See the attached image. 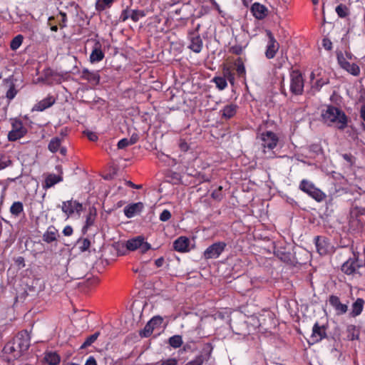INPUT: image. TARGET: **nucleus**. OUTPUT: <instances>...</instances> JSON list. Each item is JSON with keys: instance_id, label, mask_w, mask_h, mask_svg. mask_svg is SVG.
Here are the masks:
<instances>
[{"instance_id": "3c124183", "label": "nucleus", "mask_w": 365, "mask_h": 365, "mask_svg": "<svg viewBox=\"0 0 365 365\" xmlns=\"http://www.w3.org/2000/svg\"><path fill=\"white\" fill-rule=\"evenodd\" d=\"M163 321V319L161 317L155 316V317H153L148 322L155 329L156 327L162 324Z\"/></svg>"}, {"instance_id": "a211bd4d", "label": "nucleus", "mask_w": 365, "mask_h": 365, "mask_svg": "<svg viewBox=\"0 0 365 365\" xmlns=\"http://www.w3.org/2000/svg\"><path fill=\"white\" fill-rule=\"evenodd\" d=\"M105 54L102 51V45L99 41H95L92 52L90 55V62L94 63L104 58Z\"/></svg>"}, {"instance_id": "9b49d317", "label": "nucleus", "mask_w": 365, "mask_h": 365, "mask_svg": "<svg viewBox=\"0 0 365 365\" xmlns=\"http://www.w3.org/2000/svg\"><path fill=\"white\" fill-rule=\"evenodd\" d=\"M266 34L268 37V42L266 47L265 56L268 59H272L279 51V43L277 41L271 31L266 30Z\"/></svg>"}, {"instance_id": "2f4dec72", "label": "nucleus", "mask_w": 365, "mask_h": 365, "mask_svg": "<svg viewBox=\"0 0 365 365\" xmlns=\"http://www.w3.org/2000/svg\"><path fill=\"white\" fill-rule=\"evenodd\" d=\"M44 359L49 365H58L61 361L60 356L52 351L46 353Z\"/></svg>"}, {"instance_id": "79ce46f5", "label": "nucleus", "mask_w": 365, "mask_h": 365, "mask_svg": "<svg viewBox=\"0 0 365 365\" xmlns=\"http://www.w3.org/2000/svg\"><path fill=\"white\" fill-rule=\"evenodd\" d=\"M78 248L81 252H85L88 250L91 247V241L87 239H81L78 241Z\"/></svg>"}, {"instance_id": "13d9d810", "label": "nucleus", "mask_w": 365, "mask_h": 365, "mask_svg": "<svg viewBox=\"0 0 365 365\" xmlns=\"http://www.w3.org/2000/svg\"><path fill=\"white\" fill-rule=\"evenodd\" d=\"M99 282V279L98 277H90L86 280L87 286H95L98 284Z\"/></svg>"}, {"instance_id": "f257e3e1", "label": "nucleus", "mask_w": 365, "mask_h": 365, "mask_svg": "<svg viewBox=\"0 0 365 365\" xmlns=\"http://www.w3.org/2000/svg\"><path fill=\"white\" fill-rule=\"evenodd\" d=\"M31 345V337L26 330L19 331L13 340L7 342L3 348V356L7 361L20 358Z\"/></svg>"}, {"instance_id": "bf43d9fd", "label": "nucleus", "mask_w": 365, "mask_h": 365, "mask_svg": "<svg viewBox=\"0 0 365 365\" xmlns=\"http://www.w3.org/2000/svg\"><path fill=\"white\" fill-rule=\"evenodd\" d=\"M179 147L182 151H187L188 150L190 146L187 144V143L185 140H180L179 143Z\"/></svg>"}, {"instance_id": "052dcab7", "label": "nucleus", "mask_w": 365, "mask_h": 365, "mask_svg": "<svg viewBox=\"0 0 365 365\" xmlns=\"http://www.w3.org/2000/svg\"><path fill=\"white\" fill-rule=\"evenodd\" d=\"M63 234L65 235V236H71L72 235L73 232V228L70 225H66L63 230Z\"/></svg>"}, {"instance_id": "bb28decb", "label": "nucleus", "mask_w": 365, "mask_h": 365, "mask_svg": "<svg viewBox=\"0 0 365 365\" xmlns=\"http://www.w3.org/2000/svg\"><path fill=\"white\" fill-rule=\"evenodd\" d=\"M235 71L239 78L246 80V70L244 61L241 57H238L234 62Z\"/></svg>"}, {"instance_id": "f3484780", "label": "nucleus", "mask_w": 365, "mask_h": 365, "mask_svg": "<svg viewBox=\"0 0 365 365\" xmlns=\"http://www.w3.org/2000/svg\"><path fill=\"white\" fill-rule=\"evenodd\" d=\"M315 245L318 253L320 255H325L329 253L331 248L328 240L324 237L317 236L315 237Z\"/></svg>"}, {"instance_id": "4be33fe9", "label": "nucleus", "mask_w": 365, "mask_h": 365, "mask_svg": "<svg viewBox=\"0 0 365 365\" xmlns=\"http://www.w3.org/2000/svg\"><path fill=\"white\" fill-rule=\"evenodd\" d=\"M55 103L56 98L52 96H48L46 98L36 103L32 110L41 112L51 107Z\"/></svg>"}, {"instance_id": "37998d69", "label": "nucleus", "mask_w": 365, "mask_h": 365, "mask_svg": "<svg viewBox=\"0 0 365 365\" xmlns=\"http://www.w3.org/2000/svg\"><path fill=\"white\" fill-rule=\"evenodd\" d=\"M329 83V79L328 78H321L316 81L314 85L313 86V88L319 91L322 88V86Z\"/></svg>"}, {"instance_id": "774afa93", "label": "nucleus", "mask_w": 365, "mask_h": 365, "mask_svg": "<svg viewBox=\"0 0 365 365\" xmlns=\"http://www.w3.org/2000/svg\"><path fill=\"white\" fill-rule=\"evenodd\" d=\"M360 117L364 121H365V103L361 106Z\"/></svg>"}, {"instance_id": "c85d7f7f", "label": "nucleus", "mask_w": 365, "mask_h": 365, "mask_svg": "<svg viewBox=\"0 0 365 365\" xmlns=\"http://www.w3.org/2000/svg\"><path fill=\"white\" fill-rule=\"evenodd\" d=\"M96 209L94 207H90L88 213L86 216V224L83 227V230H86L91 226L93 225L96 220Z\"/></svg>"}, {"instance_id": "a878e982", "label": "nucleus", "mask_w": 365, "mask_h": 365, "mask_svg": "<svg viewBox=\"0 0 365 365\" xmlns=\"http://www.w3.org/2000/svg\"><path fill=\"white\" fill-rule=\"evenodd\" d=\"M188 246L189 240L185 237H180L178 238L173 243V247L175 250L180 252L187 251Z\"/></svg>"}, {"instance_id": "e2e57ef3", "label": "nucleus", "mask_w": 365, "mask_h": 365, "mask_svg": "<svg viewBox=\"0 0 365 365\" xmlns=\"http://www.w3.org/2000/svg\"><path fill=\"white\" fill-rule=\"evenodd\" d=\"M85 365H98V364L96 359L91 356L87 359Z\"/></svg>"}, {"instance_id": "6e6552de", "label": "nucleus", "mask_w": 365, "mask_h": 365, "mask_svg": "<svg viewBox=\"0 0 365 365\" xmlns=\"http://www.w3.org/2000/svg\"><path fill=\"white\" fill-rule=\"evenodd\" d=\"M337 62L340 67L351 74L354 76H358L360 74V68L356 63H350L348 60L345 58L344 53L341 51L336 53Z\"/></svg>"}, {"instance_id": "5fc2aeb1", "label": "nucleus", "mask_w": 365, "mask_h": 365, "mask_svg": "<svg viewBox=\"0 0 365 365\" xmlns=\"http://www.w3.org/2000/svg\"><path fill=\"white\" fill-rule=\"evenodd\" d=\"M129 145H132L130 143L129 139L128 138H123L120 140L117 145L118 149H124Z\"/></svg>"}, {"instance_id": "de8ad7c7", "label": "nucleus", "mask_w": 365, "mask_h": 365, "mask_svg": "<svg viewBox=\"0 0 365 365\" xmlns=\"http://www.w3.org/2000/svg\"><path fill=\"white\" fill-rule=\"evenodd\" d=\"M56 19L58 24L61 28H63L66 26V21L67 20V16L65 13L60 12L58 15L56 16Z\"/></svg>"}, {"instance_id": "f704fd0d", "label": "nucleus", "mask_w": 365, "mask_h": 365, "mask_svg": "<svg viewBox=\"0 0 365 365\" xmlns=\"http://www.w3.org/2000/svg\"><path fill=\"white\" fill-rule=\"evenodd\" d=\"M223 78H225L226 81L227 80L231 85L235 84V73L232 72L231 67L225 66L222 69Z\"/></svg>"}, {"instance_id": "20e7f679", "label": "nucleus", "mask_w": 365, "mask_h": 365, "mask_svg": "<svg viewBox=\"0 0 365 365\" xmlns=\"http://www.w3.org/2000/svg\"><path fill=\"white\" fill-rule=\"evenodd\" d=\"M365 225V208L354 207L350 212L349 227L353 230L361 231Z\"/></svg>"}, {"instance_id": "c03bdc74", "label": "nucleus", "mask_w": 365, "mask_h": 365, "mask_svg": "<svg viewBox=\"0 0 365 365\" xmlns=\"http://www.w3.org/2000/svg\"><path fill=\"white\" fill-rule=\"evenodd\" d=\"M154 330L153 327L148 322V324L145 326L144 329L140 331V334L143 337H148L151 335Z\"/></svg>"}, {"instance_id": "2eb2a0df", "label": "nucleus", "mask_w": 365, "mask_h": 365, "mask_svg": "<svg viewBox=\"0 0 365 365\" xmlns=\"http://www.w3.org/2000/svg\"><path fill=\"white\" fill-rule=\"evenodd\" d=\"M327 337V327L324 325H319L317 322H315L312 327V333L310 336L312 344L319 343Z\"/></svg>"}, {"instance_id": "9d476101", "label": "nucleus", "mask_w": 365, "mask_h": 365, "mask_svg": "<svg viewBox=\"0 0 365 365\" xmlns=\"http://www.w3.org/2000/svg\"><path fill=\"white\" fill-rule=\"evenodd\" d=\"M227 244L224 242H217L210 245L203 252L205 259H216L224 252Z\"/></svg>"}, {"instance_id": "b1692460", "label": "nucleus", "mask_w": 365, "mask_h": 365, "mask_svg": "<svg viewBox=\"0 0 365 365\" xmlns=\"http://www.w3.org/2000/svg\"><path fill=\"white\" fill-rule=\"evenodd\" d=\"M237 106L233 103H230L224 106V108L220 110V113L221 114L222 118L224 119H230L233 116L235 115L237 113Z\"/></svg>"}, {"instance_id": "1a4fd4ad", "label": "nucleus", "mask_w": 365, "mask_h": 365, "mask_svg": "<svg viewBox=\"0 0 365 365\" xmlns=\"http://www.w3.org/2000/svg\"><path fill=\"white\" fill-rule=\"evenodd\" d=\"M290 91L294 95H302L304 91V79L302 73L297 71H293L290 75Z\"/></svg>"}, {"instance_id": "5701e85b", "label": "nucleus", "mask_w": 365, "mask_h": 365, "mask_svg": "<svg viewBox=\"0 0 365 365\" xmlns=\"http://www.w3.org/2000/svg\"><path fill=\"white\" fill-rule=\"evenodd\" d=\"M59 237L58 230L53 225L49 226L42 236L43 240L49 244L57 240Z\"/></svg>"}, {"instance_id": "dca6fc26", "label": "nucleus", "mask_w": 365, "mask_h": 365, "mask_svg": "<svg viewBox=\"0 0 365 365\" xmlns=\"http://www.w3.org/2000/svg\"><path fill=\"white\" fill-rule=\"evenodd\" d=\"M361 267L359 264L358 259L356 257L349 258L341 266V271L347 275L355 274L357 270Z\"/></svg>"}, {"instance_id": "393cba45", "label": "nucleus", "mask_w": 365, "mask_h": 365, "mask_svg": "<svg viewBox=\"0 0 365 365\" xmlns=\"http://www.w3.org/2000/svg\"><path fill=\"white\" fill-rule=\"evenodd\" d=\"M365 301L362 298H357L351 305V312L350 313L352 317L360 315L364 309Z\"/></svg>"}, {"instance_id": "f8f14e48", "label": "nucleus", "mask_w": 365, "mask_h": 365, "mask_svg": "<svg viewBox=\"0 0 365 365\" xmlns=\"http://www.w3.org/2000/svg\"><path fill=\"white\" fill-rule=\"evenodd\" d=\"M61 210L68 217H69L74 213L80 215L83 210V207L79 202L71 200L63 202Z\"/></svg>"}, {"instance_id": "c9c22d12", "label": "nucleus", "mask_w": 365, "mask_h": 365, "mask_svg": "<svg viewBox=\"0 0 365 365\" xmlns=\"http://www.w3.org/2000/svg\"><path fill=\"white\" fill-rule=\"evenodd\" d=\"M99 335H100V332L96 331L93 334H91L89 336H88L86 339L85 341L81 346V349H86V347L91 346L93 343H94L96 341V339H98Z\"/></svg>"}, {"instance_id": "ea45409f", "label": "nucleus", "mask_w": 365, "mask_h": 365, "mask_svg": "<svg viewBox=\"0 0 365 365\" xmlns=\"http://www.w3.org/2000/svg\"><path fill=\"white\" fill-rule=\"evenodd\" d=\"M212 81L215 83L216 87L219 90H224L227 86V83L225 78L216 76L213 78Z\"/></svg>"}, {"instance_id": "f03ea898", "label": "nucleus", "mask_w": 365, "mask_h": 365, "mask_svg": "<svg viewBox=\"0 0 365 365\" xmlns=\"http://www.w3.org/2000/svg\"><path fill=\"white\" fill-rule=\"evenodd\" d=\"M322 118L327 125H335L340 130H344L348 125L349 118L346 113L332 105L327 106L322 111Z\"/></svg>"}, {"instance_id": "ddd939ff", "label": "nucleus", "mask_w": 365, "mask_h": 365, "mask_svg": "<svg viewBox=\"0 0 365 365\" xmlns=\"http://www.w3.org/2000/svg\"><path fill=\"white\" fill-rule=\"evenodd\" d=\"M99 72V71H90L87 68H83L79 71V74L82 80L86 81L92 86H96L101 80Z\"/></svg>"}, {"instance_id": "7c9ffc66", "label": "nucleus", "mask_w": 365, "mask_h": 365, "mask_svg": "<svg viewBox=\"0 0 365 365\" xmlns=\"http://www.w3.org/2000/svg\"><path fill=\"white\" fill-rule=\"evenodd\" d=\"M346 333L347 339L350 341L358 340L359 338V329L354 324H349L347 326Z\"/></svg>"}, {"instance_id": "c756f323", "label": "nucleus", "mask_w": 365, "mask_h": 365, "mask_svg": "<svg viewBox=\"0 0 365 365\" xmlns=\"http://www.w3.org/2000/svg\"><path fill=\"white\" fill-rule=\"evenodd\" d=\"M116 0H96L95 4L96 10L102 12L106 9L111 8Z\"/></svg>"}, {"instance_id": "72a5a7b5", "label": "nucleus", "mask_w": 365, "mask_h": 365, "mask_svg": "<svg viewBox=\"0 0 365 365\" xmlns=\"http://www.w3.org/2000/svg\"><path fill=\"white\" fill-rule=\"evenodd\" d=\"M9 211L11 214L15 217H19L21 213L24 212V205L20 201L14 202L10 207Z\"/></svg>"}, {"instance_id": "680f3d73", "label": "nucleus", "mask_w": 365, "mask_h": 365, "mask_svg": "<svg viewBox=\"0 0 365 365\" xmlns=\"http://www.w3.org/2000/svg\"><path fill=\"white\" fill-rule=\"evenodd\" d=\"M198 178L201 182H210L211 180L210 175H207L204 173H199Z\"/></svg>"}, {"instance_id": "864d4df0", "label": "nucleus", "mask_w": 365, "mask_h": 365, "mask_svg": "<svg viewBox=\"0 0 365 365\" xmlns=\"http://www.w3.org/2000/svg\"><path fill=\"white\" fill-rule=\"evenodd\" d=\"M171 213L168 210H164L160 215L159 219L162 222H166L171 218Z\"/></svg>"}, {"instance_id": "338daca9", "label": "nucleus", "mask_w": 365, "mask_h": 365, "mask_svg": "<svg viewBox=\"0 0 365 365\" xmlns=\"http://www.w3.org/2000/svg\"><path fill=\"white\" fill-rule=\"evenodd\" d=\"M164 262H165V259L163 257L157 259L155 261V264L157 267H160L163 265L164 264Z\"/></svg>"}, {"instance_id": "09e8293b", "label": "nucleus", "mask_w": 365, "mask_h": 365, "mask_svg": "<svg viewBox=\"0 0 365 365\" xmlns=\"http://www.w3.org/2000/svg\"><path fill=\"white\" fill-rule=\"evenodd\" d=\"M205 361L203 355L197 356L193 360L188 361L185 365H202Z\"/></svg>"}, {"instance_id": "423d86ee", "label": "nucleus", "mask_w": 365, "mask_h": 365, "mask_svg": "<svg viewBox=\"0 0 365 365\" xmlns=\"http://www.w3.org/2000/svg\"><path fill=\"white\" fill-rule=\"evenodd\" d=\"M125 247L130 251L139 250L140 252L142 254L145 253L151 249V245L148 242H145V238L143 236H137L127 240L125 242Z\"/></svg>"}, {"instance_id": "473e14b6", "label": "nucleus", "mask_w": 365, "mask_h": 365, "mask_svg": "<svg viewBox=\"0 0 365 365\" xmlns=\"http://www.w3.org/2000/svg\"><path fill=\"white\" fill-rule=\"evenodd\" d=\"M62 140L63 138L59 137H54L51 138L48 145V150L53 153L58 152L61 145Z\"/></svg>"}, {"instance_id": "58836bf2", "label": "nucleus", "mask_w": 365, "mask_h": 365, "mask_svg": "<svg viewBox=\"0 0 365 365\" xmlns=\"http://www.w3.org/2000/svg\"><path fill=\"white\" fill-rule=\"evenodd\" d=\"M337 15L340 17V18H345L349 14V9L348 7L344 5V4H340L339 5H338L336 7V9H335Z\"/></svg>"}, {"instance_id": "e433bc0d", "label": "nucleus", "mask_w": 365, "mask_h": 365, "mask_svg": "<svg viewBox=\"0 0 365 365\" xmlns=\"http://www.w3.org/2000/svg\"><path fill=\"white\" fill-rule=\"evenodd\" d=\"M24 41V37L22 35L19 34L16 36L10 43V48L12 51L17 50L21 45L22 44Z\"/></svg>"}, {"instance_id": "a18cd8bd", "label": "nucleus", "mask_w": 365, "mask_h": 365, "mask_svg": "<svg viewBox=\"0 0 365 365\" xmlns=\"http://www.w3.org/2000/svg\"><path fill=\"white\" fill-rule=\"evenodd\" d=\"M211 197L214 200L220 201L223 197L222 186L220 185L217 189L213 190V192L211 194Z\"/></svg>"}, {"instance_id": "0eeeda50", "label": "nucleus", "mask_w": 365, "mask_h": 365, "mask_svg": "<svg viewBox=\"0 0 365 365\" xmlns=\"http://www.w3.org/2000/svg\"><path fill=\"white\" fill-rule=\"evenodd\" d=\"M27 133V129L24 126L19 119L15 118L11 122V130L8 133L9 141H16L23 138Z\"/></svg>"}, {"instance_id": "603ef678", "label": "nucleus", "mask_w": 365, "mask_h": 365, "mask_svg": "<svg viewBox=\"0 0 365 365\" xmlns=\"http://www.w3.org/2000/svg\"><path fill=\"white\" fill-rule=\"evenodd\" d=\"M243 50H244L243 46H242L241 45L237 44V45H234L230 47V52L233 54H235V55H240L242 53Z\"/></svg>"}, {"instance_id": "49530a36", "label": "nucleus", "mask_w": 365, "mask_h": 365, "mask_svg": "<svg viewBox=\"0 0 365 365\" xmlns=\"http://www.w3.org/2000/svg\"><path fill=\"white\" fill-rule=\"evenodd\" d=\"M16 94H17V90L15 88V85L14 83H11V85L10 86V88H9V90L7 91V92L6 93V97L9 101H11L15 98Z\"/></svg>"}, {"instance_id": "4468645a", "label": "nucleus", "mask_w": 365, "mask_h": 365, "mask_svg": "<svg viewBox=\"0 0 365 365\" xmlns=\"http://www.w3.org/2000/svg\"><path fill=\"white\" fill-rule=\"evenodd\" d=\"M329 303L338 316L344 315L348 311V304L342 303L339 297L336 295H330L329 297Z\"/></svg>"}, {"instance_id": "4c0bfd02", "label": "nucleus", "mask_w": 365, "mask_h": 365, "mask_svg": "<svg viewBox=\"0 0 365 365\" xmlns=\"http://www.w3.org/2000/svg\"><path fill=\"white\" fill-rule=\"evenodd\" d=\"M169 344L175 348H179L182 344V336L180 335H174L169 339Z\"/></svg>"}, {"instance_id": "0e129e2a", "label": "nucleus", "mask_w": 365, "mask_h": 365, "mask_svg": "<svg viewBox=\"0 0 365 365\" xmlns=\"http://www.w3.org/2000/svg\"><path fill=\"white\" fill-rule=\"evenodd\" d=\"M139 140V136L137 133H133L129 138L130 143L131 145L135 144Z\"/></svg>"}, {"instance_id": "6e6d98bb", "label": "nucleus", "mask_w": 365, "mask_h": 365, "mask_svg": "<svg viewBox=\"0 0 365 365\" xmlns=\"http://www.w3.org/2000/svg\"><path fill=\"white\" fill-rule=\"evenodd\" d=\"M160 365H178V360L175 358H170L162 361Z\"/></svg>"}, {"instance_id": "6ab92c4d", "label": "nucleus", "mask_w": 365, "mask_h": 365, "mask_svg": "<svg viewBox=\"0 0 365 365\" xmlns=\"http://www.w3.org/2000/svg\"><path fill=\"white\" fill-rule=\"evenodd\" d=\"M252 15L259 20L264 19L268 14L267 8L258 2L254 3L250 9Z\"/></svg>"}, {"instance_id": "7ed1b4c3", "label": "nucleus", "mask_w": 365, "mask_h": 365, "mask_svg": "<svg viewBox=\"0 0 365 365\" xmlns=\"http://www.w3.org/2000/svg\"><path fill=\"white\" fill-rule=\"evenodd\" d=\"M257 138L260 140V144L262 148V152L266 154L267 152L269 153L268 158L274 157V152L272 150L277 146L279 143V137L277 135L269 130H267L259 133Z\"/></svg>"}, {"instance_id": "4d7b16f0", "label": "nucleus", "mask_w": 365, "mask_h": 365, "mask_svg": "<svg viewBox=\"0 0 365 365\" xmlns=\"http://www.w3.org/2000/svg\"><path fill=\"white\" fill-rule=\"evenodd\" d=\"M322 46L326 50L330 51L332 48V42L329 38H325L322 40Z\"/></svg>"}, {"instance_id": "69168bd1", "label": "nucleus", "mask_w": 365, "mask_h": 365, "mask_svg": "<svg viewBox=\"0 0 365 365\" xmlns=\"http://www.w3.org/2000/svg\"><path fill=\"white\" fill-rule=\"evenodd\" d=\"M212 349H213V347H212V344L210 343H207L205 345V347H204L203 350L205 351H207L208 357L210 356V354H211V352L212 351Z\"/></svg>"}, {"instance_id": "8fccbe9b", "label": "nucleus", "mask_w": 365, "mask_h": 365, "mask_svg": "<svg viewBox=\"0 0 365 365\" xmlns=\"http://www.w3.org/2000/svg\"><path fill=\"white\" fill-rule=\"evenodd\" d=\"M129 18H130V13L128 6H127L126 9H123L121 11L119 19H120V21L125 22Z\"/></svg>"}, {"instance_id": "a19ab883", "label": "nucleus", "mask_w": 365, "mask_h": 365, "mask_svg": "<svg viewBox=\"0 0 365 365\" xmlns=\"http://www.w3.org/2000/svg\"><path fill=\"white\" fill-rule=\"evenodd\" d=\"M145 12L143 10H132L130 13V19L134 22H138L140 18L145 16Z\"/></svg>"}, {"instance_id": "39448f33", "label": "nucleus", "mask_w": 365, "mask_h": 365, "mask_svg": "<svg viewBox=\"0 0 365 365\" xmlns=\"http://www.w3.org/2000/svg\"><path fill=\"white\" fill-rule=\"evenodd\" d=\"M299 188L318 202L324 201L327 197V195L324 192L315 187L312 182L307 180L303 179L300 182Z\"/></svg>"}, {"instance_id": "cd10ccee", "label": "nucleus", "mask_w": 365, "mask_h": 365, "mask_svg": "<svg viewBox=\"0 0 365 365\" xmlns=\"http://www.w3.org/2000/svg\"><path fill=\"white\" fill-rule=\"evenodd\" d=\"M63 180V178L61 175H57L55 174H49L46 178L44 183L43 185V188L48 189L56 184L61 182Z\"/></svg>"}, {"instance_id": "aec40b11", "label": "nucleus", "mask_w": 365, "mask_h": 365, "mask_svg": "<svg viewBox=\"0 0 365 365\" xmlns=\"http://www.w3.org/2000/svg\"><path fill=\"white\" fill-rule=\"evenodd\" d=\"M143 208L144 205L141 202L129 204L125 207L124 214L128 218H131L141 212Z\"/></svg>"}, {"instance_id": "412c9836", "label": "nucleus", "mask_w": 365, "mask_h": 365, "mask_svg": "<svg viewBox=\"0 0 365 365\" xmlns=\"http://www.w3.org/2000/svg\"><path fill=\"white\" fill-rule=\"evenodd\" d=\"M190 44L188 48L195 53H200L202 51L203 42L200 35L196 33H191L190 35Z\"/></svg>"}]
</instances>
